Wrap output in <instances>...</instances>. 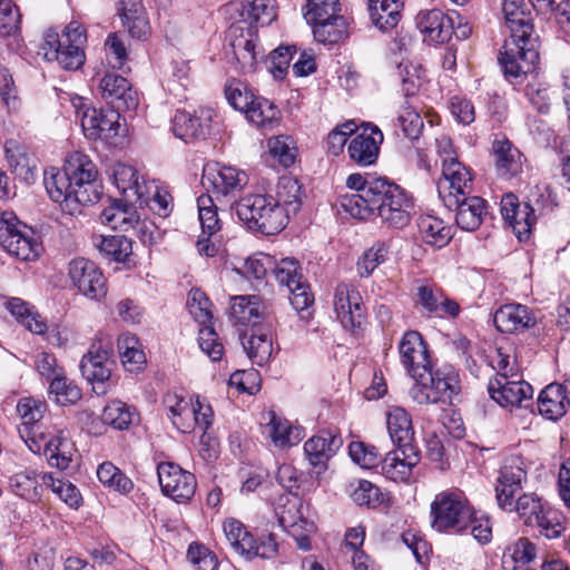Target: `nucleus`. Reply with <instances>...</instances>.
<instances>
[{
    "mask_svg": "<svg viewBox=\"0 0 570 570\" xmlns=\"http://www.w3.org/2000/svg\"><path fill=\"white\" fill-rule=\"evenodd\" d=\"M525 463L520 455L504 458L495 483V499L501 509L511 508V498L519 495L527 482Z\"/></svg>",
    "mask_w": 570,
    "mask_h": 570,
    "instance_id": "2eb2a0df",
    "label": "nucleus"
},
{
    "mask_svg": "<svg viewBox=\"0 0 570 570\" xmlns=\"http://www.w3.org/2000/svg\"><path fill=\"white\" fill-rule=\"evenodd\" d=\"M342 444L341 435L322 430L305 442L304 452L311 465L324 470L327 461L335 455Z\"/></svg>",
    "mask_w": 570,
    "mask_h": 570,
    "instance_id": "bb28decb",
    "label": "nucleus"
},
{
    "mask_svg": "<svg viewBox=\"0 0 570 570\" xmlns=\"http://www.w3.org/2000/svg\"><path fill=\"white\" fill-rule=\"evenodd\" d=\"M371 132L364 129L357 134L348 144L347 153L350 158L360 166L374 164L379 156L380 144L383 135L377 127H371Z\"/></svg>",
    "mask_w": 570,
    "mask_h": 570,
    "instance_id": "7c9ffc66",
    "label": "nucleus"
},
{
    "mask_svg": "<svg viewBox=\"0 0 570 570\" xmlns=\"http://www.w3.org/2000/svg\"><path fill=\"white\" fill-rule=\"evenodd\" d=\"M225 538L229 543L233 551L239 556H244L252 542L253 535L245 529V527L235 519H229L223 525Z\"/></svg>",
    "mask_w": 570,
    "mask_h": 570,
    "instance_id": "0e129e2a",
    "label": "nucleus"
},
{
    "mask_svg": "<svg viewBox=\"0 0 570 570\" xmlns=\"http://www.w3.org/2000/svg\"><path fill=\"white\" fill-rule=\"evenodd\" d=\"M377 178L365 179L361 174H352L346 179L348 188L356 190L354 194L344 195L341 197L342 209L354 218L367 219L368 210L366 209L368 203L358 204L356 199L365 200V189L371 183L376 181Z\"/></svg>",
    "mask_w": 570,
    "mask_h": 570,
    "instance_id": "4c0bfd02",
    "label": "nucleus"
},
{
    "mask_svg": "<svg viewBox=\"0 0 570 570\" xmlns=\"http://www.w3.org/2000/svg\"><path fill=\"white\" fill-rule=\"evenodd\" d=\"M212 110L200 108L195 112L177 110L173 120L171 129L177 138L188 140L204 137L209 128Z\"/></svg>",
    "mask_w": 570,
    "mask_h": 570,
    "instance_id": "cd10ccee",
    "label": "nucleus"
},
{
    "mask_svg": "<svg viewBox=\"0 0 570 570\" xmlns=\"http://www.w3.org/2000/svg\"><path fill=\"white\" fill-rule=\"evenodd\" d=\"M159 485L165 495L178 503L191 500L197 488L193 473L181 469L173 462H160L157 466Z\"/></svg>",
    "mask_w": 570,
    "mask_h": 570,
    "instance_id": "dca6fc26",
    "label": "nucleus"
},
{
    "mask_svg": "<svg viewBox=\"0 0 570 570\" xmlns=\"http://www.w3.org/2000/svg\"><path fill=\"white\" fill-rule=\"evenodd\" d=\"M396 121L404 137L409 139L419 138L424 127L420 114L409 101H404L400 107Z\"/></svg>",
    "mask_w": 570,
    "mask_h": 570,
    "instance_id": "e2e57ef3",
    "label": "nucleus"
},
{
    "mask_svg": "<svg viewBox=\"0 0 570 570\" xmlns=\"http://www.w3.org/2000/svg\"><path fill=\"white\" fill-rule=\"evenodd\" d=\"M387 430L391 440L396 446H414L412 444L414 431L409 413L399 406L392 407L386 416Z\"/></svg>",
    "mask_w": 570,
    "mask_h": 570,
    "instance_id": "a19ab883",
    "label": "nucleus"
},
{
    "mask_svg": "<svg viewBox=\"0 0 570 570\" xmlns=\"http://www.w3.org/2000/svg\"><path fill=\"white\" fill-rule=\"evenodd\" d=\"M100 96L118 110H134L138 106V95L129 81L115 72H107L99 81Z\"/></svg>",
    "mask_w": 570,
    "mask_h": 570,
    "instance_id": "4be33fe9",
    "label": "nucleus"
},
{
    "mask_svg": "<svg viewBox=\"0 0 570 570\" xmlns=\"http://www.w3.org/2000/svg\"><path fill=\"white\" fill-rule=\"evenodd\" d=\"M431 527L438 532H463L473 521V507L460 489L438 493L431 503Z\"/></svg>",
    "mask_w": 570,
    "mask_h": 570,
    "instance_id": "0eeeda50",
    "label": "nucleus"
},
{
    "mask_svg": "<svg viewBox=\"0 0 570 570\" xmlns=\"http://www.w3.org/2000/svg\"><path fill=\"white\" fill-rule=\"evenodd\" d=\"M240 16L245 26L258 27L268 26L276 18L275 0H244Z\"/></svg>",
    "mask_w": 570,
    "mask_h": 570,
    "instance_id": "79ce46f5",
    "label": "nucleus"
},
{
    "mask_svg": "<svg viewBox=\"0 0 570 570\" xmlns=\"http://www.w3.org/2000/svg\"><path fill=\"white\" fill-rule=\"evenodd\" d=\"M417 27L432 41L445 42L454 30L453 12L444 14L441 10L433 9L417 17Z\"/></svg>",
    "mask_w": 570,
    "mask_h": 570,
    "instance_id": "f704fd0d",
    "label": "nucleus"
},
{
    "mask_svg": "<svg viewBox=\"0 0 570 570\" xmlns=\"http://www.w3.org/2000/svg\"><path fill=\"white\" fill-rule=\"evenodd\" d=\"M197 207L202 234L210 237L220 228L217 205L212 195L203 194L197 198Z\"/></svg>",
    "mask_w": 570,
    "mask_h": 570,
    "instance_id": "052dcab7",
    "label": "nucleus"
},
{
    "mask_svg": "<svg viewBox=\"0 0 570 570\" xmlns=\"http://www.w3.org/2000/svg\"><path fill=\"white\" fill-rule=\"evenodd\" d=\"M41 480L43 485L50 488L52 492L70 508H79L82 497L79 490L70 481L58 479L52 473L41 474Z\"/></svg>",
    "mask_w": 570,
    "mask_h": 570,
    "instance_id": "5fc2aeb1",
    "label": "nucleus"
},
{
    "mask_svg": "<svg viewBox=\"0 0 570 570\" xmlns=\"http://www.w3.org/2000/svg\"><path fill=\"white\" fill-rule=\"evenodd\" d=\"M492 154L498 176L509 179L522 169V155L508 138H495L492 142Z\"/></svg>",
    "mask_w": 570,
    "mask_h": 570,
    "instance_id": "72a5a7b5",
    "label": "nucleus"
},
{
    "mask_svg": "<svg viewBox=\"0 0 570 570\" xmlns=\"http://www.w3.org/2000/svg\"><path fill=\"white\" fill-rule=\"evenodd\" d=\"M420 460V452L415 446H396L382 459L381 473L394 482H409Z\"/></svg>",
    "mask_w": 570,
    "mask_h": 570,
    "instance_id": "412c9836",
    "label": "nucleus"
},
{
    "mask_svg": "<svg viewBox=\"0 0 570 570\" xmlns=\"http://www.w3.org/2000/svg\"><path fill=\"white\" fill-rule=\"evenodd\" d=\"M274 510L279 524L286 531L297 532L301 523L312 522L306 515L308 505L296 493L281 495Z\"/></svg>",
    "mask_w": 570,
    "mask_h": 570,
    "instance_id": "473e14b6",
    "label": "nucleus"
},
{
    "mask_svg": "<svg viewBox=\"0 0 570 570\" xmlns=\"http://www.w3.org/2000/svg\"><path fill=\"white\" fill-rule=\"evenodd\" d=\"M242 345L253 364L263 366L273 353L271 326L263 324L250 328L240 337Z\"/></svg>",
    "mask_w": 570,
    "mask_h": 570,
    "instance_id": "2f4dec72",
    "label": "nucleus"
},
{
    "mask_svg": "<svg viewBox=\"0 0 570 570\" xmlns=\"http://www.w3.org/2000/svg\"><path fill=\"white\" fill-rule=\"evenodd\" d=\"M49 396L52 397L56 403L66 406L79 401L82 393L75 382L66 376L63 371L50 381Z\"/></svg>",
    "mask_w": 570,
    "mask_h": 570,
    "instance_id": "3c124183",
    "label": "nucleus"
},
{
    "mask_svg": "<svg viewBox=\"0 0 570 570\" xmlns=\"http://www.w3.org/2000/svg\"><path fill=\"white\" fill-rule=\"evenodd\" d=\"M511 508L503 509L504 511H517L519 517L528 525H534V521L538 520L539 514L544 510L541 500L532 493H524L511 498Z\"/></svg>",
    "mask_w": 570,
    "mask_h": 570,
    "instance_id": "6e6d98bb",
    "label": "nucleus"
},
{
    "mask_svg": "<svg viewBox=\"0 0 570 570\" xmlns=\"http://www.w3.org/2000/svg\"><path fill=\"white\" fill-rule=\"evenodd\" d=\"M117 16L132 38L144 39L149 33V21L141 0H118Z\"/></svg>",
    "mask_w": 570,
    "mask_h": 570,
    "instance_id": "c756f323",
    "label": "nucleus"
},
{
    "mask_svg": "<svg viewBox=\"0 0 570 570\" xmlns=\"http://www.w3.org/2000/svg\"><path fill=\"white\" fill-rule=\"evenodd\" d=\"M112 366L111 350L101 342L91 344L88 352L82 356L80 362L81 374L92 384V390L97 395L107 393Z\"/></svg>",
    "mask_w": 570,
    "mask_h": 570,
    "instance_id": "4468645a",
    "label": "nucleus"
},
{
    "mask_svg": "<svg viewBox=\"0 0 570 570\" xmlns=\"http://www.w3.org/2000/svg\"><path fill=\"white\" fill-rule=\"evenodd\" d=\"M95 164L82 153H73L66 159L62 170L49 167L43 173V184L49 197L61 209L76 215L81 207L95 204L100 198L96 184Z\"/></svg>",
    "mask_w": 570,
    "mask_h": 570,
    "instance_id": "f257e3e1",
    "label": "nucleus"
},
{
    "mask_svg": "<svg viewBox=\"0 0 570 570\" xmlns=\"http://www.w3.org/2000/svg\"><path fill=\"white\" fill-rule=\"evenodd\" d=\"M138 204L119 200L105 208L100 214V222L112 229L128 232L139 225L137 213Z\"/></svg>",
    "mask_w": 570,
    "mask_h": 570,
    "instance_id": "c9c22d12",
    "label": "nucleus"
},
{
    "mask_svg": "<svg viewBox=\"0 0 570 570\" xmlns=\"http://www.w3.org/2000/svg\"><path fill=\"white\" fill-rule=\"evenodd\" d=\"M203 183L208 186L209 195L220 204L232 205L247 185L245 171L219 163L207 164L203 170Z\"/></svg>",
    "mask_w": 570,
    "mask_h": 570,
    "instance_id": "1a4fd4ad",
    "label": "nucleus"
},
{
    "mask_svg": "<svg viewBox=\"0 0 570 570\" xmlns=\"http://www.w3.org/2000/svg\"><path fill=\"white\" fill-rule=\"evenodd\" d=\"M570 403L559 383H552L546 386L538 399V409L542 416L557 421L562 417Z\"/></svg>",
    "mask_w": 570,
    "mask_h": 570,
    "instance_id": "58836bf2",
    "label": "nucleus"
},
{
    "mask_svg": "<svg viewBox=\"0 0 570 570\" xmlns=\"http://www.w3.org/2000/svg\"><path fill=\"white\" fill-rule=\"evenodd\" d=\"M444 205L456 212L455 222L458 226L468 232L479 228L483 222V216L487 214L485 200L479 196H461L458 198V204H451L449 200Z\"/></svg>",
    "mask_w": 570,
    "mask_h": 570,
    "instance_id": "c85d7f7f",
    "label": "nucleus"
},
{
    "mask_svg": "<svg viewBox=\"0 0 570 570\" xmlns=\"http://www.w3.org/2000/svg\"><path fill=\"white\" fill-rule=\"evenodd\" d=\"M414 384L409 390L413 402L420 405L451 403L460 392L458 372L451 366L433 370L430 364L412 375Z\"/></svg>",
    "mask_w": 570,
    "mask_h": 570,
    "instance_id": "39448f33",
    "label": "nucleus"
},
{
    "mask_svg": "<svg viewBox=\"0 0 570 570\" xmlns=\"http://www.w3.org/2000/svg\"><path fill=\"white\" fill-rule=\"evenodd\" d=\"M114 184L126 202L142 204L148 199V181L130 165L116 164L112 169Z\"/></svg>",
    "mask_w": 570,
    "mask_h": 570,
    "instance_id": "b1692460",
    "label": "nucleus"
},
{
    "mask_svg": "<svg viewBox=\"0 0 570 570\" xmlns=\"http://www.w3.org/2000/svg\"><path fill=\"white\" fill-rule=\"evenodd\" d=\"M43 452L51 466L65 470L73 454V445L68 439L56 436L45 442Z\"/></svg>",
    "mask_w": 570,
    "mask_h": 570,
    "instance_id": "603ef678",
    "label": "nucleus"
},
{
    "mask_svg": "<svg viewBox=\"0 0 570 570\" xmlns=\"http://www.w3.org/2000/svg\"><path fill=\"white\" fill-rule=\"evenodd\" d=\"M257 29L244 22L233 23L227 31L228 46L232 49L236 68L242 73L256 70L261 52L256 50Z\"/></svg>",
    "mask_w": 570,
    "mask_h": 570,
    "instance_id": "9b49d317",
    "label": "nucleus"
},
{
    "mask_svg": "<svg viewBox=\"0 0 570 570\" xmlns=\"http://www.w3.org/2000/svg\"><path fill=\"white\" fill-rule=\"evenodd\" d=\"M334 311L344 328H360L363 316V304L360 292L347 284H340L335 289Z\"/></svg>",
    "mask_w": 570,
    "mask_h": 570,
    "instance_id": "aec40b11",
    "label": "nucleus"
},
{
    "mask_svg": "<svg viewBox=\"0 0 570 570\" xmlns=\"http://www.w3.org/2000/svg\"><path fill=\"white\" fill-rule=\"evenodd\" d=\"M4 155L11 173L26 184L36 179V166L31 164L27 148L14 139L4 142Z\"/></svg>",
    "mask_w": 570,
    "mask_h": 570,
    "instance_id": "e433bc0d",
    "label": "nucleus"
},
{
    "mask_svg": "<svg viewBox=\"0 0 570 570\" xmlns=\"http://www.w3.org/2000/svg\"><path fill=\"white\" fill-rule=\"evenodd\" d=\"M46 409V403L30 397L19 401L17 411L22 419V428L19 429L21 436H23V433L29 434L33 429H39L37 424L43 417Z\"/></svg>",
    "mask_w": 570,
    "mask_h": 570,
    "instance_id": "864d4df0",
    "label": "nucleus"
},
{
    "mask_svg": "<svg viewBox=\"0 0 570 570\" xmlns=\"http://www.w3.org/2000/svg\"><path fill=\"white\" fill-rule=\"evenodd\" d=\"M417 227L422 239L436 248H442L452 239V230L444 222L432 215L421 216Z\"/></svg>",
    "mask_w": 570,
    "mask_h": 570,
    "instance_id": "a18cd8bd",
    "label": "nucleus"
},
{
    "mask_svg": "<svg viewBox=\"0 0 570 570\" xmlns=\"http://www.w3.org/2000/svg\"><path fill=\"white\" fill-rule=\"evenodd\" d=\"M314 38L322 43H337L347 36V24L344 17L312 23Z\"/></svg>",
    "mask_w": 570,
    "mask_h": 570,
    "instance_id": "4d7b16f0",
    "label": "nucleus"
},
{
    "mask_svg": "<svg viewBox=\"0 0 570 570\" xmlns=\"http://www.w3.org/2000/svg\"><path fill=\"white\" fill-rule=\"evenodd\" d=\"M488 392L501 406H517L533 395L532 386L522 380H509L504 376L489 381Z\"/></svg>",
    "mask_w": 570,
    "mask_h": 570,
    "instance_id": "393cba45",
    "label": "nucleus"
},
{
    "mask_svg": "<svg viewBox=\"0 0 570 570\" xmlns=\"http://www.w3.org/2000/svg\"><path fill=\"white\" fill-rule=\"evenodd\" d=\"M68 274L72 285L86 297L99 301L106 296V278L94 262L75 258L69 263Z\"/></svg>",
    "mask_w": 570,
    "mask_h": 570,
    "instance_id": "a211bd4d",
    "label": "nucleus"
},
{
    "mask_svg": "<svg viewBox=\"0 0 570 570\" xmlns=\"http://www.w3.org/2000/svg\"><path fill=\"white\" fill-rule=\"evenodd\" d=\"M0 246L11 256L24 262L37 259L42 249L33 229L11 210L0 214Z\"/></svg>",
    "mask_w": 570,
    "mask_h": 570,
    "instance_id": "6e6552de",
    "label": "nucleus"
},
{
    "mask_svg": "<svg viewBox=\"0 0 570 570\" xmlns=\"http://www.w3.org/2000/svg\"><path fill=\"white\" fill-rule=\"evenodd\" d=\"M279 114L278 108L263 97H256L245 111L248 121L258 128L273 127L278 121Z\"/></svg>",
    "mask_w": 570,
    "mask_h": 570,
    "instance_id": "8fccbe9b",
    "label": "nucleus"
},
{
    "mask_svg": "<svg viewBox=\"0 0 570 570\" xmlns=\"http://www.w3.org/2000/svg\"><path fill=\"white\" fill-rule=\"evenodd\" d=\"M338 11V0H307L304 17L312 24L342 17Z\"/></svg>",
    "mask_w": 570,
    "mask_h": 570,
    "instance_id": "69168bd1",
    "label": "nucleus"
},
{
    "mask_svg": "<svg viewBox=\"0 0 570 570\" xmlns=\"http://www.w3.org/2000/svg\"><path fill=\"white\" fill-rule=\"evenodd\" d=\"M92 243L99 253L109 262L126 263L132 254V242L122 235H97Z\"/></svg>",
    "mask_w": 570,
    "mask_h": 570,
    "instance_id": "ea45409f",
    "label": "nucleus"
},
{
    "mask_svg": "<svg viewBox=\"0 0 570 570\" xmlns=\"http://www.w3.org/2000/svg\"><path fill=\"white\" fill-rule=\"evenodd\" d=\"M493 323L499 332L514 334L535 326L538 316L525 305L505 304L495 311Z\"/></svg>",
    "mask_w": 570,
    "mask_h": 570,
    "instance_id": "5701e85b",
    "label": "nucleus"
},
{
    "mask_svg": "<svg viewBox=\"0 0 570 570\" xmlns=\"http://www.w3.org/2000/svg\"><path fill=\"white\" fill-rule=\"evenodd\" d=\"M401 363L412 376L431 364L428 346L417 331H407L399 343Z\"/></svg>",
    "mask_w": 570,
    "mask_h": 570,
    "instance_id": "a878e982",
    "label": "nucleus"
},
{
    "mask_svg": "<svg viewBox=\"0 0 570 570\" xmlns=\"http://www.w3.org/2000/svg\"><path fill=\"white\" fill-rule=\"evenodd\" d=\"M87 37L77 21H71L59 35L49 29L45 32L38 55L47 61H57L63 69L77 70L85 62L83 45Z\"/></svg>",
    "mask_w": 570,
    "mask_h": 570,
    "instance_id": "20e7f679",
    "label": "nucleus"
},
{
    "mask_svg": "<svg viewBox=\"0 0 570 570\" xmlns=\"http://www.w3.org/2000/svg\"><path fill=\"white\" fill-rule=\"evenodd\" d=\"M269 421L267 423L268 435L274 445L284 448L296 444L301 439L299 430L293 428L291 423L274 412H269Z\"/></svg>",
    "mask_w": 570,
    "mask_h": 570,
    "instance_id": "09e8293b",
    "label": "nucleus"
},
{
    "mask_svg": "<svg viewBox=\"0 0 570 570\" xmlns=\"http://www.w3.org/2000/svg\"><path fill=\"white\" fill-rule=\"evenodd\" d=\"M239 220L252 230L266 235L279 233L287 225V215L274 197L267 195H247L235 203Z\"/></svg>",
    "mask_w": 570,
    "mask_h": 570,
    "instance_id": "423d86ee",
    "label": "nucleus"
},
{
    "mask_svg": "<svg viewBox=\"0 0 570 570\" xmlns=\"http://www.w3.org/2000/svg\"><path fill=\"white\" fill-rule=\"evenodd\" d=\"M355 202L368 203V218L376 215L396 228L409 224L414 209L412 197L399 185L383 177L368 185L365 189V200L358 198Z\"/></svg>",
    "mask_w": 570,
    "mask_h": 570,
    "instance_id": "7ed1b4c3",
    "label": "nucleus"
},
{
    "mask_svg": "<svg viewBox=\"0 0 570 570\" xmlns=\"http://www.w3.org/2000/svg\"><path fill=\"white\" fill-rule=\"evenodd\" d=\"M164 403L174 426L181 432H189L193 430L191 416L195 414V402L191 399L169 393L165 396Z\"/></svg>",
    "mask_w": 570,
    "mask_h": 570,
    "instance_id": "37998d69",
    "label": "nucleus"
},
{
    "mask_svg": "<svg viewBox=\"0 0 570 570\" xmlns=\"http://www.w3.org/2000/svg\"><path fill=\"white\" fill-rule=\"evenodd\" d=\"M118 351L126 371L138 372L146 363V356L138 338L132 334H122L118 338Z\"/></svg>",
    "mask_w": 570,
    "mask_h": 570,
    "instance_id": "de8ad7c7",
    "label": "nucleus"
},
{
    "mask_svg": "<svg viewBox=\"0 0 570 570\" xmlns=\"http://www.w3.org/2000/svg\"><path fill=\"white\" fill-rule=\"evenodd\" d=\"M438 193L443 203L458 204V198L469 195L472 190L470 170L458 158H444L442 177L436 184Z\"/></svg>",
    "mask_w": 570,
    "mask_h": 570,
    "instance_id": "f3484780",
    "label": "nucleus"
},
{
    "mask_svg": "<svg viewBox=\"0 0 570 570\" xmlns=\"http://www.w3.org/2000/svg\"><path fill=\"white\" fill-rule=\"evenodd\" d=\"M272 272L276 281L287 287L291 304L297 312L305 311L314 302V296L302 274L298 261L286 257L277 263L274 262Z\"/></svg>",
    "mask_w": 570,
    "mask_h": 570,
    "instance_id": "f8f14e48",
    "label": "nucleus"
},
{
    "mask_svg": "<svg viewBox=\"0 0 570 570\" xmlns=\"http://www.w3.org/2000/svg\"><path fill=\"white\" fill-rule=\"evenodd\" d=\"M229 314L235 323L250 325L252 328L263 324L272 326L274 320L271 306L256 295L232 297Z\"/></svg>",
    "mask_w": 570,
    "mask_h": 570,
    "instance_id": "6ab92c4d",
    "label": "nucleus"
},
{
    "mask_svg": "<svg viewBox=\"0 0 570 570\" xmlns=\"http://www.w3.org/2000/svg\"><path fill=\"white\" fill-rule=\"evenodd\" d=\"M537 557V547L528 538H519L514 543L509 546L503 554V562L507 563L510 559L514 566L513 570H519L522 567L531 563Z\"/></svg>",
    "mask_w": 570,
    "mask_h": 570,
    "instance_id": "680f3d73",
    "label": "nucleus"
},
{
    "mask_svg": "<svg viewBox=\"0 0 570 570\" xmlns=\"http://www.w3.org/2000/svg\"><path fill=\"white\" fill-rule=\"evenodd\" d=\"M101 420L115 430L122 431L138 422V413L135 407L115 400L105 406Z\"/></svg>",
    "mask_w": 570,
    "mask_h": 570,
    "instance_id": "49530a36",
    "label": "nucleus"
},
{
    "mask_svg": "<svg viewBox=\"0 0 570 570\" xmlns=\"http://www.w3.org/2000/svg\"><path fill=\"white\" fill-rule=\"evenodd\" d=\"M274 203L283 207L287 219L292 214H296L303 203V190L298 180L291 176H282L276 185Z\"/></svg>",
    "mask_w": 570,
    "mask_h": 570,
    "instance_id": "c03bdc74",
    "label": "nucleus"
},
{
    "mask_svg": "<svg viewBox=\"0 0 570 570\" xmlns=\"http://www.w3.org/2000/svg\"><path fill=\"white\" fill-rule=\"evenodd\" d=\"M187 559L195 570H217L219 564L216 554L199 542L189 544Z\"/></svg>",
    "mask_w": 570,
    "mask_h": 570,
    "instance_id": "774afa93",
    "label": "nucleus"
},
{
    "mask_svg": "<svg viewBox=\"0 0 570 570\" xmlns=\"http://www.w3.org/2000/svg\"><path fill=\"white\" fill-rule=\"evenodd\" d=\"M210 302L199 289L191 291L188 297L189 313L196 322L204 325L198 332L199 347L208 357L216 362L219 361L224 353V346L218 341L215 330L207 325L212 321L209 311Z\"/></svg>",
    "mask_w": 570,
    "mask_h": 570,
    "instance_id": "ddd939ff",
    "label": "nucleus"
},
{
    "mask_svg": "<svg viewBox=\"0 0 570 570\" xmlns=\"http://www.w3.org/2000/svg\"><path fill=\"white\" fill-rule=\"evenodd\" d=\"M522 0H503L502 11L510 30L499 53V63L505 78L511 82H521L532 72L539 60V37L531 18L521 9Z\"/></svg>",
    "mask_w": 570,
    "mask_h": 570,
    "instance_id": "f03ea898",
    "label": "nucleus"
},
{
    "mask_svg": "<svg viewBox=\"0 0 570 570\" xmlns=\"http://www.w3.org/2000/svg\"><path fill=\"white\" fill-rule=\"evenodd\" d=\"M42 485L35 471L19 472L10 479V487L14 493L29 501H36L41 497Z\"/></svg>",
    "mask_w": 570,
    "mask_h": 570,
    "instance_id": "bf43d9fd",
    "label": "nucleus"
},
{
    "mask_svg": "<svg viewBox=\"0 0 570 570\" xmlns=\"http://www.w3.org/2000/svg\"><path fill=\"white\" fill-rule=\"evenodd\" d=\"M97 478L104 485L124 494L129 493L134 488L132 481L109 461L98 466Z\"/></svg>",
    "mask_w": 570,
    "mask_h": 570,
    "instance_id": "13d9d810",
    "label": "nucleus"
},
{
    "mask_svg": "<svg viewBox=\"0 0 570 570\" xmlns=\"http://www.w3.org/2000/svg\"><path fill=\"white\" fill-rule=\"evenodd\" d=\"M540 198H543V195L532 193L529 203H524L522 207L513 194H507L501 199L502 217L520 240L529 237L537 220L535 213L542 215L547 208L544 200L541 202Z\"/></svg>",
    "mask_w": 570,
    "mask_h": 570,
    "instance_id": "9d476101",
    "label": "nucleus"
},
{
    "mask_svg": "<svg viewBox=\"0 0 570 570\" xmlns=\"http://www.w3.org/2000/svg\"><path fill=\"white\" fill-rule=\"evenodd\" d=\"M225 96L233 108L243 112L248 109L256 98L248 89L247 85L238 79H232L227 82L225 87Z\"/></svg>",
    "mask_w": 570,
    "mask_h": 570,
    "instance_id": "338daca9",
    "label": "nucleus"
}]
</instances>
